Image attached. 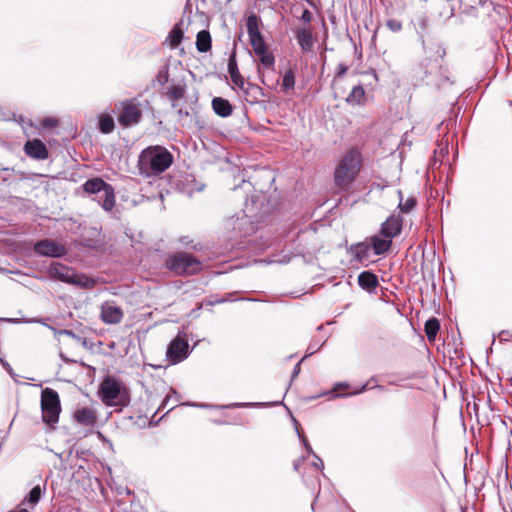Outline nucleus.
<instances>
[{
	"label": "nucleus",
	"instance_id": "obj_1",
	"mask_svg": "<svg viewBox=\"0 0 512 512\" xmlns=\"http://www.w3.org/2000/svg\"><path fill=\"white\" fill-rule=\"evenodd\" d=\"M174 162L172 153L164 146L151 145L143 149L138 157L139 173L145 177H157Z\"/></svg>",
	"mask_w": 512,
	"mask_h": 512
},
{
	"label": "nucleus",
	"instance_id": "obj_2",
	"mask_svg": "<svg viewBox=\"0 0 512 512\" xmlns=\"http://www.w3.org/2000/svg\"><path fill=\"white\" fill-rule=\"evenodd\" d=\"M362 167V155L356 148L350 149L339 161L334 171L335 186L348 191Z\"/></svg>",
	"mask_w": 512,
	"mask_h": 512
},
{
	"label": "nucleus",
	"instance_id": "obj_3",
	"mask_svg": "<svg viewBox=\"0 0 512 512\" xmlns=\"http://www.w3.org/2000/svg\"><path fill=\"white\" fill-rule=\"evenodd\" d=\"M99 397L106 406L127 407L130 393L125 384L112 376H106L99 385Z\"/></svg>",
	"mask_w": 512,
	"mask_h": 512
},
{
	"label": "nucleus",
	"instance_id": "obj_4",
	"mask_svg": "<svg viewBox=\"0 0 512 512\" xmlns=\"http://www.w3.org/2000/svg\"><path fill=\"white\" fill-rule=\"evenodd\" d=\"M48 274L52 279L72 284L80 288L91 289L96 285V281L83 273H77L72 268L59 263L53 262L48 267Z\"/></svg>",
	"mask_w": 512,
	"mask_h": 512
},
{
	"label": "nucleus",
	"instance_id": "obj_5",
	"mask_svg": "<svg viewBox=\"0 0 512 512\" xmlns=\"http://www.w3.org/2000/svg\"><path fill=\"white\" fill-rule=\"evenodd\" d=\"M83 190L87 194L97 195L95 200L105 211L110 212L114 208L116 203L114 188L103 179L99 177L88 179L83 184Z\"/></svg>",
	"mask_w": 512,
	"mask_h": 512
},
{
	"label": "nucleus",
	"instance_id": "obj_6",
	"mask_svg": "<svg viewBox=\"0 0 512 512\" xmlns=\"http://www.w3.org/2000/svg\"><path fill=\"white\" fill-rule=\"evenodd\" d=\"M165 266L176 275H194L202 269V263L195 256L179 252L165 260Z\"/></svg>",
	"mask_w": 512,
	"mask_h": 512
},
{
	"label": "nucleus",
	"instance_id": "obj_7",
	"mask_svg": "<svg viewBox=\"0 0 512 512\" xmlns=\"http://www.w3.org/2000/svg\"><path fill=\"white\" fill-rule=\"evenodd\" d=\"M42 420L49 427L55 428L59 421L61 412L60 398L57 391L52 388H45L41 392Z\"/></svg>",
	"mask_w": 512,
	"mask_h": 512
},
{
	"label": "nucleus",
	"instance_id": "obj_8",
	"mask_svg": "<svg viewBox=\"0 0 512 512\" xmlns=\"http://www.w3.org/2000/svg\"><path fill=\"white\" fill-rule=\"evenodd\" d=\"M142 119V105L138 98H131L121 102V113L118 122L123 127L137 125Z\"/></svg>",
	"mask_w": 512,
	"mask_h": 512
},
{
	"label": "nucleus",
	"instance_id": "obj_9",
	"mask_svg": "<svg viewBox=\"0 0 512 512\" xmlns=\"http://www.w3.org/2000/svg\"><path fill=\"white\" fill-rule=\"evenodd\" d=\"M33 250L39 256L52 258H61L67 254L65 245L48 238L37 241Z\"/></svg>",
	"mask_w": 512,
	"mask_h": 512
},
{
	"label": "nucleus",
	"instance_id": "obj_10",
	"mask_svg": "<svg viewBox=\"0 0 512 512\" xmlns=\"http://www.w3.org/2000/svg\"><path fill=\"white\" fill-rule=\"evenodd\" d=\"M247 33L249 36L250 44L255 52H261L267 48L264 38L259 30V18L252 14L247 18Z\"/></svg>",
	"mask_w": 512,
	"mask_h": 512
},
{
	"label": "nucleus",
	"instance_id": "obj_11",
	"mask_svg": "<svg viewBox=\"0 0 512 512\" xmlns=\"http://www.w3.org/2000/svg\"><path fill=\"white\" fill-rule=\"evenodd\" d=\"M403 227V217L400 212L393 211L392 214L381 224L380 235L393 238L400 235Z\"/></svg>",
	"mask_w": 512,
	"mask_h": 512
},
{
	"label": "nucleus",
	"instance_id": "obj_12",
	"mask_svg": "<svg viewBox=\"0 0 512 512\" xmlns=\"http://www.w3.org/2000/svg\"><path fill=\"white\" fill-rule=\"evenodd\" d=\"M187 92V84L184 80H172L169 85L165 87L164 95L170 101L172 108L177 109L178 102L184 98Z\"/></svg>",
	"mask_w": 512,
	"mask_h": 512
},
{
	"label": "nucleus",
	"instance_id": "obj_13",
	"mask_svg": "<svg viewBox=\"0 0 512 512\" xmlns=\"http://www.w3.org/2000/svg\"><path fill=\"white\" fill-rule=\"evenodd\" d=\"M188 343L179 337L171 341L167 348V357L172 363H178L188 356Z\"/></svg>",
	"mask_w": 512,
	"mask_h": 512
},
{
	"label": "nucleus",
	"instance_id": "obj_14",
	"mask_svg": "<svg viewBox=\"0 0 512 512\" xmlns=\"http://www.w3.org/2000/svg\"><path fill=\"white\" fill-rule=\"evenodd\" d=\"M123 311L113 302H105L101 306V319L106 324H118L123 319Z\"/></svg>",
	"mask_w": 512,
	"mask_h": 512
},
{
	"label": "nucleus",
	"instance_id": "obj_15",
	"mask_svg": "<svg viewBox=\"0 0 512 512\" xmlns=\"http://www.w3.org/2000/svg\"><path fill=\"white\" fill-rule=\"evenodd\" d=\"M25 153L36 160H45L49 153L45 144L39 139L29 140L24 145Z\"/></svg>",
	"mask_w": 512,
	"mask_h": 512
},
{
	"label": "nucleus",
	"instance_id": "obj_16",
	"mask_svg": "<svg viewBox=\"0 0 512 512\" xmlns=\"http://www.w3.org/2000/svg\"><path fill=\"white\" fill-rule=\"evenodd\" d=\"M295 38L303 53L310 52L314 46L313 34L308 27H299L295 30Z\"/></svg>",
	"mask_w": 512,
	"mask_h": 512
},
{
	"label": "nucleus",
	"instance_id": "obj_17",
	"mask_svg": "<svg viewBox=\"0 0 512 512\" xmlns=\"http://www.w3.org/2000/svg\"><path fill=\"white\" fill-rule=\"evenodd\" d=\"M370 247L373 249L375 255H382L386 253L392 245V239L380 235H373L369 238Z\"/></svg>",
	"mask_w": 512,
	"mask_h": 512
},
{
	"label": "nucleus",
	"instance_id": "obj_18",
	"mask_svg": "<svg viewBox=\"0 0 512 512\" xmlns=\"http://www.w3.org/2000/svg\"><path fill=\"white\" fill-rule=\"evenodd\" d=\"M74 419L83 426H94L97 421L96 413L87 407L77 409L74 412Z\"/></svg>",
	"mask_w": 512,
	"mask_h": 512
},
{
	"label": "nucleus",
	"instance_id": "obj_19",
	"mask_svg": "<svg viewBox=\"0 0 512 512\" xmlns=\"http://www.w3.org/2000/svg\"><path fill=\"white\" fill-rule=\"evenodd\" d=\"M212 108L218 116L223 118L230 116L233 112L231 103L222 97L212 99Z\"/></svg>",
	"mask_w": 512,
	"mask_h": 512
},
{
	"label": "nucleus",
	"instance_id": "obj_20",
	"mask_svg": "<svg viewBox=\"0 0 512 512\" xmlns=\"http://www.w3.org/2000/svg\"><path fill=\"white\" fill-rule=\"evenodd\" d=\"M359 286L367 291H372L378 286L377 276L370 271H363L358 275Z\"/></svg>",
	"mask_w": 512,
	"mask_h": 512
},
{
	"label": "nucleus",
	"instance_id": "obj_21",
	"mask_svg": "<svg viewBox=\"0 0 512 512\" xmlns=\"http://www.w3.org/2000/svg\"><path fill=\"white\" fill-rule=\"evenodd\" d=\"M370 248L369 242H359L351 245L350 253L355 259L362 262L368 258Z\"/></svg>",
	"mask_w": 512,
	"mask_h": 512
},
{
	"label": "nucleus",
	"instance_id": "obj_22",
	"mask_svg": "<svg viewBox=\"0 0 512 512\" xmlns=\"http://www.w3.org/2000/svg\"><path fill=\"white\" fill-rule=\"evenodd\" d=\"M211 35L208 30H201L197 33L196 48L201 53H206L212 46Z\"/></svg>",
	"mask_w": 512,
	"mask_h": 512
},
{
	"label": "nucleus",
	"instance_id": "obj_23",
	"mask_svg": "<svg viewBox=\"0 0 512 512\" xmlns=\"http://www.w3.org/2000/svg\"><path fill=\"white\" fill-rule=\"evenodd\" d=\"M346 102L351 105L365 104V91L362 85H356L346 97Z\"/></svg>",
	"mask_w": 512,
	"mask_h": 512
},
{
	"label": "nucleus",
	"instance_id": "obj_24",
	"mask_svg": "<svg viewBox=\"0 0 512 512\" xmlns=\"http://www.w3.org/2000/svg\"><path fill=\"white\" fill-rule=\"evenodd\" d=\"M439 329L440 322L437 318L432 317L426 321L424 331L429 342H434L436 340Z\"/></svg>",
	"mask_w": 512,
	"mask_h": 512
},
{
	"label": "nucleus",
	"instance_id": "obj_25",
	"mask_svg": "<svg viewBox=\"0 0 512 512\" xmlns=\"http://www.w3.org/2000/svg\"><path fill=\"white\" fill-rule=\"evenodd\" d=\"M183 37H184V33H183L182 29L180 28V26L177 24L169 32L167 41L169 42L170 47L172 49H175L182 42Z\"/></svg>",
	"mask_w": 512,
	"mask_h": 512
},
{
	"label": "nucleus",
	"instance_id": "obj_26",
	"mask_svg": "<svg viewBox=\"0 0 512 512\" xmlns=\"http://www.w3.org/2000/svg\"><path fill=\"white\" fill-rule=\"evenodd\" d=\"M43 490L44 489H42L40 485L34 486L30 490L28 495L24 498V500L22 501V504H29L32 507H35L43 495Z\"/></svg>",
	"mask_w": 512,
	"mask_h": 512
},
{
	"label": "nucleus",
	"instance_id": "obj_27",
	"mask_svg": "<svg viewBox=\"0 0 512 512\" xmlns=\"http://www.w3.org/2000/svg\"><path fill=\"white\" fill-rule=\"evenodd\" d=\"M398 195L400 197V202L398 205V210H395L396 212H400V215H402V213H408L415 208L417 204V200L415 197H410L405 202H403L401 190H398Z\"/></svg>",
	"mask_w": 512,
	"mask_h": 512
},
{
	"label": "nucleus",
	"instance_id": "obj_28",
	"mask_svg": "<svg viewBox=\"0 0 512 512\" xmlns=\"http://www.w3.org/2000/svg\"><path fill=\"white\" fill-rule=\"evenodd\" d=\"M115 128L114 120L109 115H103L99 119V129L104 134L111 133Z\"/></svg>",
	"mask_w": 512,
	"mask_h": 512
},
{
	"label": "nucleus",
	"instance_id": "obj_29",
	"mask_svg": "<svg viewBox=\"0 0 512 512\" xmlns=\"http://www.w3.org/2000/svg\"><path fill=\"white\" fill-rule=\"evenodd\" d=\"M295 85V75L294 72L289 69L285 72L282 80V87L284 90L293 89Z\"/></svg>",
	"mask_w": 512,
	"mask_h": 512
},
{
	"label": "nucleus",
	"instance_id": "obj_30",
	"mask_svg": "<svg viewBox=\"0 0 512 512\" xmlns=\"http://www.w3.org/2000/svg\"><path fill=\"white\" fill-rule=\"evenodd\" d=\"M190 405L195 406V407H200V408H233V407H247V406H251L254 404L253 403H233V404L225 405V406H215V405H210V404H205V403H193Z\"/></svg>",
	"mask_w": 512,
	"mask_h": 512
},
{
	"label": "nucleus",
	"instance_id": "obj_31",
	"mask_svg": "<svg viewBox=\"0 0 512 512\" xmlns=\"http://www.w3.org/2000/svg\"><path fill=\"white\" fill-rule=\"evenodd\" d=\"M228 73H229L231 78L233 76H236V75L240 74V72L238 70V65H237V60H236V53L235 52H233L230 55V57H229V60H228Z\"/></svg>",
	"mask_w": 512,
	"mask_h": 512
},
{
	"label": "nucleus",
	"instance_id": "obj_32",
	"mask_svg": "<svg viewBox=\"0 0 512 512\" xmlns=\"http://www.w3.org/2000/svg\"><path fill=\"white\" fill-rule=\"evenodd\" d=\"M259 62L266 69H273L275 66V57L272 54V52H269L268 54L264 55L263 57H260Z\"/></svg>",
	"mask_w": 512,
	"mask_h": 512
},
{
	"label": "nucleus",
	"instance_id": "obj_33",
	"mask_svg": "<svg viewBox=\"0 0 512 512\" xmlns=\"http://www.w3.org/2000/svg\"><path fill=\"white\" fill-rule=\"evenodd\" d=\"M157 82L164 86L169 82V68L167 65H165L163 68H161L156 76Z\"/></svg>",
	"mask_w": 512,
	"mask_h": 512
},
{
	"label": "nucleus",
	"instance_id": "obj_34",
	"mask_svg": "<svg viewBox=\"0 0 512 512\" xmlns=\"http://www.w3.org/2000/svg\"><path fill=\"white\" fill-rule=\"evenodd\" d=\"M372 381H375V377H372L370 378L367 383H365L364 385H362L358 390L354 391L353 393H350L349 395H356V394H360V393H363L364 391H366L367 389H369V385ZM372 388H375V389H378L380 391H383L384 390V386L382 385H375V386H372L370 387V389Z\"/></svg>",
	"mask_w": 512,
	"mask_h": 512
},
{
	"label": "nucleus",
	"instance_id": "obj_35",
	"mask_svg": "<svg viewBox=\"0 0 512 512\" xmlns=\"http://www.w3.org/2000/svg\"><path fill=\"white\" fill-rule=\"evenodd\" d=\"M386 26L392 32H399L402 29V23L399 20H396V19H389V20H387Z\"/></svg>",
	"mask_w": 512,
	"mask_h": 512
},
{
	"label": "nucleus",
	"instance_id": "obj_36",
	"mask_svg": "<svg viewBox=\"0 0 512 512\" xmlns=\"http://www.w3.org/2000/svg\"><path fill=\"white\" fill-rule=\"evenodd\" d=\"M296 431H297V434H298V436H299L300 440L302 441V443H303V445H304V447H305V449H306L307 453H308V454H311V455H315V453H314V451H313V449H312V447H311L310 443L308 442L307 438H306L304 435H302V434L300 433V431H299V429H298V428H296Z\"/></svg>",
	"mask_w": 512,
	"mask_h": 512
},
{
	"label": "nucleus",
	"instance_id": "obj_37",
	"mask_svg": "<svg viewBox=\"0 0 512 512\" xmlns=\"http://www.w3.org/2000/svg\"><path fill=\"white\" fill-rule=\"evenodd\" d=\"M323 345L322 344H318V343H310L307 350H306V354L305 356L303 357V359H306L307 357L313 355L314 353H316L320 348L321 346Z\"/></svg>",
	"mask_w": 512,
	"mask_h": 512
},
{
	"label": "nucleus",
	"instance_id": "obj_38",
	"mask_svg": "<svg viewBox=\"0 0 512 512\" xmlns=\"http://www.w3.org/2000/svg\"><path fill=\"white\" fill-rule=\"evenodd\" d=\"M232 83L240 89H244L245 80L241 74L233 76L231 78Z\"/></svg>",
	"mask_w": 512,
	"mask_h": 512
},
{
	"label": "nucleus",
	"instance_id": "obj_39",
	"mask_svg": "<svg viewBox=\"0 0 512 512\" xmlns=\"http://www.w3.org/2000/svg\"><path fill=\"white\" fill-rule=\"evenodd\" d=\"M347 70H348V67L345 64L340 63L337 67V72H336L335 78H341L342 76H344L346 74Z\"/></svg>",
	"mask_w": 512,
	"mask_h": 512
},
{
	"label": "nucleus",
	"instance_id": "obj_40",
	"mask_svg": "<svg viewBox=\"0 0 512 512\" xmlns=\"http://www.w3.org/2000/svg\"><path fill=\"white\" fill-rule=\"evenodd\" d=\"M301 20L305 23H310L312 21V13L308 9H304Z\"/></svg>",
	"mask_w": 512,
	"mask_h": 512
},
{
	"label": "nucleus",
	"instance_id": "obj_41",
	"mask_svg": "<svg viewBox=\"0 0 512 512\" xmlns=\"http://www.w3.org/2000/svg\"><path fill=\"white\" fill-rule=\"evenodd\" d=\"M313 456L315 458V461L313 462V466L318 468V469H323L324 465H323V461L321 460V458L318 457L316 454L313 455Z\"/></svg>",
	"mask_w": 512,
	"mask_h": 512
},
{
	"label": "nucleus",
	"instance_id": "obj_42",
	"mask_svg": "<svg viewBox=\"0 0 512 512\" xmlns=\"http://www.w3.org/2000/svg\"><path fill=\"white\" fill-rule=\"evenodd\" d=\"M304 359L302 358L295 366H294V369L292 371V379L296 378L298 376V374L300 373V365H301V362L303 361Z\"/></svg>",
	"mask_w": 512,
	"mask_h": 512
},
{
	"label": "nucleus",
	"instance_id": "obj_43",
	"mask_svg": "<svg viewBox=\"0 0 512 512\" xmlns=\"http://www.w3.org/2000/svg\"><path fill=\"white\" fill-rule=\"evenodd\" d=\"M56 124H57L56 119L46 118L43 120V125L47 126V127H52V126H55Z\"/></svg>",
	"mask_w": 512,
	"mask_h": 512
},
{
	"label": "nucleus",
	"instance_id": "obj_44",
	"mask_svg": "<svg viewBox=\"0 0 512 512\" xmlns=\"http://www.w3.org/2000/svg\"><path fill=\"white\" fill-rule=\"evenodd\" d=\"M269 52L270 51L268 50V48H265L261 52H255V54L259 59L260 57H263L264 55L268 54Z\"/></svg>",
	"mask_w": 512,
	"mask_h": 512
},
{
	"label": "nucleus",
	"instance_id": "obj_45",
	"mask_svg": "<svg viewBox=\"0 0 512 512\" xmlns=\"http://www.w3.org/2000/svg\"><path fill=\"white\" fill-rule=\"evenodd\" d=\"M348 383L346 382H340V383H337L334 390H337L338 388H342V389H345V388H348Z\"/></svg>",
	"mask_w": 512,
	"mask_h": 512
},
{
	"label": "nucleus",
	"instance_id": "obj_46",
	"mask_svg": "<svg viewBox=\"0 0 512 512\" xmlns=\"http://www.w3.org/2000/svg\"><path fill=\"white\" fill-rule=\"evenodd\" d=\"M170 398H171V396H170V395H167V396L165 397V399L163 400V402H162V404H161L160 408L164 409V408H165V406L167 405V403L169 402Z\"/></svg>",
	"mask_w": 512,
	"mask_h": 512
},
{
	"label": "nucleus",
	"instance_id": "obj_47",
	"mask_svg": "<svg viewBox=\"0 0 512 512\" xmlns=\"http://www.w3.org/2000/svg\"><path fill=\"white\" fill-rule=\"evenodd\" d=\"M225 301H226V299L221 298V299H218V300H216V301L208 302V304H210V305L220 304V303H223V302H225Z\"/></svg>",
	"mask_w": 512,
	"mask_h": 512
},
{
	"label": "nucleus",
	"instance_id": "obj_48",
	"mask_svg": "<svg viewBox=\"0 0 512 512\" xmlns=\"http://www.w3.org/2000/svg\"><path fill=\"white\" fill-rule=\"evenodd\" d=\"M320 500H321V494L319 493V494L317 495V497H316L315 501L312 503V506H311L312 510H314V509H315V502H318V501H320Z\"/></svg>",
	"mask_w": 512,
	"mask_h": 512
},
{
	"label": "nucleus",
	"instance_id": "obj_49",
	"mask_svg": "<svg viewBox=\"0 0 512 512\" xmlns=\"http://www.w3.org/2000/svg\"><path fill=\"white\" fill-rule=\"evenodd\" d=\"M9 512H29V510L26 509V508H20L19 510H12V511H9Z\"/></svg>",
	"mask_w": 512,
	"mask_h": 512
},
{
	"label": "nucleus",
	"instance_id": "obj_50",
	"mask_svg": "<svg viewBox=\"0 0 512 512\" xmlns=\"http://www.w3.org/2000/svg\"><path fill=\"white\" fill-rule=\"evenodd\" d=\"M178 114H179V115H183V114H184V115H186V116H187L189 113H188L187 111H186V112H184L182 109H178Z\"/></svg>",
	"mask_w": 512,
	"mask_h": 512
},
{
	"label": "nucleus",
	"instance_id": "obj_51",
	"mask_svg": "<svg viewBox=\"0 0 512 512\" xmlns=\"http://www.w3.org/2000/svg\"><path fill=\"white\" fill-rule=\"evenodd\" d=\"M0 362L3 364L4 367H9V364L4 362L3 359L0 357Z\"/></svg>",
	"mask_w": 512,
	"mask_h": 512
},
{
	"label": "nucleus",
	"instance_id": "obj_52",
	"mask_svg": "<svg viewBox=\"0 0 512 512\" xmlns=\"http://www.w3.org/2000/svg\"><path fill=\"white\" fill-rule=\"evenodd\" d=\"M298 468H299V464L297 462H294V469L298 470Z\"/></svg>",
	"mask_w": 512,
	"mask_h": 512
},
{
	"label": "nucleus",
	"instance_id": "obj_53",
	"mask_svg": "<svg viewBox=\"0 0 512 512\" xmlns=\"http://www.w3.org/2000/svg\"><path fill=\"white\" fill-rule=\"evenodd\" d=\"M509 105L512 106V102L511 101L509 102Z\"/></svg>",
	"mask_w": 512,
	"mask_h": 512
}]
</instances>
